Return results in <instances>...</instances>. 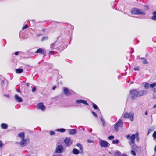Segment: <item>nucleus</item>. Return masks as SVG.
Masks as SVG:
<instances>
[{"mask_svg":"<svg viewBox=\"0 0 156 156\" xmlns=\"http://www.w3.org/2000/svg\"><path fill=\"white\" fill-rule=\"evenodd\" d=\"M126 137L127 139H130V141L129 142L130 145H131V144H134L135 140L136 138V140L138 141L139 140V138L138 137V133H136L135 134H133L131 136L130 135H128L126 136Z\"/></svg>","mask_w":156,"mask_h":156,"instance_id":"obj_1","label":"nucleus"},{"mask_svg":"<svg viewBox=\"0 0 156 156\" xmlns=\"http://www.w3.org/2000/svg\"><path fill=\"white\" fill-rule=\"evenodd\" d=\"M18 136L21 139L20 142V144L22 147L24 146V145L29 141V139L24 138L25 133L23 132H21L19 134Z\"/></svg>","mask_w":156,"mask_h":156,"instance_id":"obj_2","label":"nucleus"},{"mask_svg":"<svg viewBox=\"0 0 156 156\" xmlns=\"http://www.w3.org/2000/svg\"><path fill=\"white\" fill-rule=\"evenodd\" d=\"M131 13L134 15H143L145 14V12L143 10H140L136 8H133L131 11Z\"/></svg>","mask_w":156,"mask_h":156,"instance_id":"obj_3","label":"nucleus"},{"mask_svg":"<svg viewBox=\"0 0 156 156\" xmlns=\"http://www.w3.org/2000/svg\"><path fill=\"white\" fill-rule=\"evenodd\" d=\"M129 96L132 100H134L138 96V90L137 89H132L129 91Z\"/></svg>","mask_w":156,"mask_h":156,"instance_id":"obj_4","label":"nucleus"},{"mask_svg":"<svg viewBox=\"0 0 156 156\" xmlns=\"http://www.w3.org/2000/svg\"><path fill=\"white\" fill-rule=\"evenodd\" d=\"M123 125V122L122 120L119 119L114 125V129L116 131H118L119 130V128L122 127Z\"/></svg>","mask_w":156,"mask_h":156,"instance_id":"obj_5","label":"nucleus"},{"mask_svg":"<svg viewBox=\"0 0 156 156\" xmlns=\"http://www.w3.org/2000/svg\"><path fill=\"white\" fill-rule=\"evenodd\" d=\"M124 117L125 118H129L131 121L134 120V114L130 112L128 113L126 112H124L123 113Z\"/></svg>","mask_w":156,"mask_h":156,"instance_id":"obj_6","label":"nucleus"},{"mask_svg":"<svg viewBox=\"0 0 156 156\" xmlns=\"http://www.w3.org/2000/svg\"><path fill=\"white\" fill-rule=\"evenodd\" d=\"M99 143L100 146L106 148L110 146L108 143L101 139H100Z\"/></svg>","mask_w":156,"mask_h":156,"instance_id":"obj_7","label":"nucleus"},{"mask_svg":"<svg viewBox=\"0 0 156 156\" xmlns=\"http://www.w3.org/2000/svg\"><path fill=\"white\" fill-rule=\"evenodd\" d=\"M64 149L63 147L61 145H59L57 147L55 150V152L57 153H61L62 152Z\"/></svg>","mask_w":156,"mask_h":156,"instance_id":"obj_8","label":"nucleus"},{"mask_svg":"<svg viewBox=\"0 0 156 156\" xmlns=\"http://www.w3.org/2000/svg\"><path fill=\"white\" fill-rule=\"evenodd\" d=\"M64 94L67 96L70 95L73 93L74 92L72 90H69L66 87L64 88Z\"/></svg>","mask_w":156,"mask_h":156,"instance_id":"obj_9","label":"nucleus"},{"mask_svg":"<svg viewBox=\"0 0 156 156\" xmlns=\"http://www.w3.org/2000/svg\"><path fill=\"white\" fill-rule=\"evenodd\" d=\"M64 141L67 146H70L72 142L71 139L69 137L66 138L64 140Z\"/></svg>","mask_w":156,"mask_h":156,"instance_id":"obj_10","label":"nucleus"},{"mask_svg":"<svg viewBox=\"0 0 156 156\" xmlns=\"http://www.w3.org/2000/svg\"><path fill=\"white\" fill-rule=\"evenodd\" d=\"M46 51L43 48H38L36 51V53H39L42 55L45 54Z\"/></svg>","mask_w":156,"mask_h":156,"instance_id":"obj_11","label":"nucleus"},{"mask_svg":"<svg viewBox=\"0 0 156 156\" xmlns=\"http://www.w3.org/2000/svg\"><path fill=\"white\" fill-rule=\"evenodd\" d=\"M75 103L79 104L82 103L87 105H89V104L87 103V101L86 100H83L80 99L76 100L75 101Z\"/></svg>","mask_w":156,"mask_h":156,"instance_id":"obj_12","label":"nucleus"},{"mask_svg":"<svg viewBox=\"0 0 156 156\" xmlns=\"http://www.w3.org/2000/svg\"><path fill=\"white\" fill-rule=\"evenodd\" d=\"M37 108L43 111L45 110L46 108L42 103H40L37 104Z\"/></svg>","mask_w":156,"mask_h":156,"instance_id":"obj_13","label":"nucleus"},{"mask_svg":"<svg viewBox=\"0 0 156 156\" xmlns=\"http://www.w3.org/2000/svg\"><path fill=\"white\" fill-rule=\"evenodd\" d=\"M58 42L57 41L54 43H51L50 45V49L51 50H53L55 48H58L59 46L58 45Z\"/></svg>","mask_w":156,"mask_h":156,"instance_id":"obj_14","label":"nucleus"},{"mask_svg":"<svg viewBox=\"0 0 156 156\" xmlns=\"http://www.w3.org/2000/svg\"><path fill=\"white\" fill-rule=\"evenodd\" d=\"M15 100L17 102L21 103L23 101L22 98L18 95L16 94L14 96Z\"/></svg>","mask_w":156,"mask_h":156,"instance_id":"obj_15","label":"nucleus"},{"mask_svg":"<svg viewBox=\"0 0 156 156\" xmlns=\"http://www.w3.org/2000/svg\"><path fill=\"white\" fill-rule=\"evenodd\" d=\"M147 93V91L145 90H143L140 91H138V97L143 96Z\"/></svg>","mask_w":156,"mask_h":156,"instance_id":"obj_16","label":"nucleus"},{"mask_svg":"<svg viewBox=\"0 0 156 156\" xmlns=\"http://www.w3.org/2000/svg\"><path fill=\"white\" fill-rule=\"evenodd\" d=\"M68 132L69 133L70 135H75L77 133L76 130L74 129H69Z\"/></svg>","mask_w":156,"mask_h":156,"instance_id":"obj_17","label":"nucleus"},{"mask_svg":"<svg viewBox=\"0 0 156 156\" xmlns=\"http://www.w3.org/2000/svg\"><path fill=\"white\" fill-rule=\"evenodd\" d=\"M1 128L2 129H7L8 127V125L7 124L4 123H2L0 125Z\"/></svg>","mask_w":156,"mask_h":156,"instance_id":"obj_18","label":"nucleus"},{"mask_svg":"<svg viewBox=\"0 0 156 156\" xmlns=\"http://www.w3.org/2000/svg\"><path fill=\"white\" fill-rule=\"evenodd\" d=\"M23 70L21 68L17 69H16V73L20 74L23 72Z\"/></svg>","mask_w":156,"mask_h":156,"instance_id":"obj_19","label":"nucleus"},{"mask_svg":"<svg viewBox=\"0 0 156 156\" xmlns=\"http://www.w3.org/2000/svg\"><path fill=\"white\" fill-rule=\"evenodd\" d=\"M153 16L151 18V19L153 20H156V11H155L153 12Z\"/></svg>","mask_w":156,"mask_h":156,"instance_id":"obj_20","label":"nucleus"},{"mask_svg":"<svg viewBox=\"0 0 156 156\" xmlns=\"http://www.w3.org/2000/svg\"><path fill=\"white\" fill-rule=\"evenodd\" d=\"M76 146L79 147L80 151L81 152H83V148L82 147V146L80 143H77Z\"/></svg>","mask_w":156,"mask_h":156,"instance_id":"obj_21","label":"nucleus"},{"mask_svg":"<svg viewBox=\"0 0 156 156\" xmlns=\"http://www.w3.org/2000/svg\"><path fill=\"white\" fill-rule=\"evenodd\" d=\"M140 59H142V60H144V61L143 62V63L144 64H148V62L147 61V60L146 59L144 58H140Z\"/></svg>","mask_w":156,"mask_h":156,"instance_id":"obj_22","label":"nucleus"},{"mask_svg":"<svg viewBox=\"0 0 156 156\" xmlns=\"http://www.w3.org/2000/svg\"><path fill=\"white\" fill-rule=\"evenodd\" d=\"M72 152L75 154H77L79 153V151L77 149L74 148Z\"/></svg>","mask_w":156,"mask_h":156,"instance_id":"obj_23","label":"nucleus"},{"mask_svg":"<svg viewBox=\"0 0 156 156\" xmlns=\"http://www.w3.org/2000/svg\"><path fill=\"white\" fill-rule=\"evenodd\" d=\"M114 154L115 156H120L121 153L119 151H116L115 152Z\"/></svg>","mask_w":156,"mask_h":156,"instance_id":"obj_24","label":"nucleus"},{"mask_svg":"<svg viewBox=\"0 0 156 156\" xmlns=\"http://www.w3.org/2000/svg\"><path fill=\"white\" fill-rule=\"evenodd\" d=\"M93 108L95 109L98 110V111L99 110V108L97 106V105L93 103Z\"/></svg>","mask_w":156,"mask_h":156,"instance_id":"obj_25","label":"nucleus"},{"mask_svg":"<svg viewBox=\"0 0 156 156\" xmlns=\"http://www.w3.org/2000/svg\"><path fill=\"white\" fill-rule=\"evenodd\" d=\"M57 131H60L61 133H63L65 131V129L63 128H62L60 129H57L56 130Z\"/></svg>","mask_w":156,"mask_h":156,"instance_id":"obj_26","label":"nucleus"},{"mask_svg":"<svg viewBox=\"0 0 156 156\" xmlns=\"http://www.w3.org/2000/svg\"><path fill=\"white\" fill-rule=\"evenodd\" d=\"M116 119L115 117H112L111 118V120L112 122H114L116 120Z\"/></svg>","mask_w":156,"mask_h":156,"instance_id":"obj_27","label":"nucleus"},{"mask_svg":"<svg viewBox=\"0 0 156 156\" xmlns=\"http://www.w3.org/2000/svg\"><path fill=\"white\" fill-rule=\"evenodd\" d=\"M112 142L113 144H118L119 142V141L118 140L116 139L115 140H113Z\"/></svg>","mask_w":156,"mask_h":156,"instance_id":"obj_28","label":"nucleus"},{"mask_svg":"<svg viewBox=\"0 0 156 156\" xmlns=\"http://www.w3.org/2000/svg\"><path fill=\"white\" fill-rule=\"evenodd\" d=\"M133 144V145H132L131 144V146H132V149H134V150H135L136 149V148L137 147V146L136 144Z\"/></svg>","mask_w":156,"mask_h":156,"instance_id":"obj_29","label":"nucleus"},{"mask_svg":"<svg viewBox=\"0 0 156 156\" xmlns=\"http://www.w3.org/2000/svg\"><path fill=\"white\" fill-rule=\"evenodd\" d=\"M48 38L47 36L45 37H43L41 39V41H44L45 40H47L48 39Z\"/></svg>","mask_w":156,"mask_h":156,"instance_id":"obj_30","label":"nucleus"},{"mask_svg":"<svg viewBox=\"0 0 156 156\" xmlns=\"http://www.w3.org/2000/svg\"><path fill=\"white\" fill-rule=\"evenodd\" d=\"M152 136L154 139H156V131H154L153 134Z\"/></svg>","mask_w":156,"mask_h":156,"instance_id":"obj_31","label":"nucleus"},{"mask_svg":"<svg viewBox=\"0 0 156 156\" xmlns=\"http://www.w3.org/2000/svg\"><path fill=\"white\" fill-rule=\"evenodd\" d=\"M149 86H150V85L149 83H146L144 85V87L145 88L147 89L149 88Z\"/></svg>","mask_w":156,"mask_h":156,"instance_id":"obj_32","label":"nucleus"},{"mask_svg":"<svg viewBox=\"0 0 156 156\" xmlns=\"http://www.w3.org/2000/svg\"><path fill=\"white\" fill-rule=\"evenodd\" d=\"M156 85V83H153L150 85V86L151 88H153Z\"/></svg>","mask_w":156,"mask_h":156,"instance_id":"obj_33","label":"nucleus"},{"mask_svg":"<svg viewBox=\"0 0 156 156\" xmlns=\"http://www.w3.org/2000/svg\"><path fill=\"white\" fill-rule=\"evenodd\" d=\"M114 136L113 135H111L108 137V139L109 140H112L114 138Z\"/></svg>","mask_w":156,"mask_h":156,"instance_id":"obj_34","label":"nucleus"},{"mask_svg":"<svg viewBox=\"0 0 156 156\" xmlns=\"http://www.w3.org/2000/svg\"><path fill=\"white\" fill-rule=\"evenodd\" d=\"M49 133L50 135H53L55 134V133L54 131H50Z\"/></svg>","mask_w":156,"mask_h":156,"instance_id":"obj_35","label":"nucleus"},{"mask_svg":"<svg viewBox=\"0 0 156 156\" xmlns=\"http://www.w3.org/2000/svg\"><path fill=\"white\" fill-rule=\"evenodd\" d=\"M131 153L133 155L135 156L136 155V153L135 151L133 150L131 151Z\"/></svg>","mask_w":156,"mask_h":156,"instance_id":"obj_36","label":"nucleus"},{"mask_svg":"<svg viewBox=\"0 0 156 156\" xmlns=\"http://www.w3.org/2000/svg\"><path fill=\"white\" fill-rule=\"evenodd\" d=\"M91 113L93 114V115H94V116L96 117H98V115H97V114L94 111H92Z\"/></svg>","mask_w":156,"mask_h":156,"instance_id":"obj_37","label":"nucleus"},{"mask_svg":"<svg viewBox=\"0 0 156 156\" xmlns=\"http://www.w3.org/2000/svg\"><path fill=\"white\" fill-rule=\"evenodd\" d=\"M36 90V86L34 87L32 89V91L33 92H34Z\"/></svg>","mask_w":156,"mask_h":156,"instance_id":"obj_38","label":"nucleus"},{"mask_svg":"<svg viewBox=\"0 0 156 156\" xmlns=\"http://www.w3.org/2000/svg\"><path fill=\"white\" fill-rule=\"evenodd\" d=\"M139 69V67L138 66L135 67L134 68V70L136 71H138Z\"/></svg>","mask_w":156,"mask_h":156,"instance_id":"obj_39","label":"nucleus"},{"mask_svg":"<svg viewBox=\"0 0 156 156\" xmlns=\"http://www.w3.org/2000/svg\"><path fill=\"white\" fill-rule=\"evenodd\" d=\"M28 26L26 24L23 27L22 30H23L24 29L27 28H28Z\"/></svg>","mask_w":156,"mask_h":156,"instance_id":"obj_40","label":"nucleus"},{"mask_svg":"<svg viewBox=\"0 0 156 156\" xmlns=\"http://www.w3.org/2000/svg\"><path fill=\"white\" fill-rule=\"evenodd\" d=\"M3 143L2 141L0 140V148H1L3 146Z\"/></svg>","mask_w":156,"mask_h":156,"instance_id":"obj_41","label":"nucleus"},{"mask_svg":"<svg viewBox=\"0 0 156 156\" xmlns=\"http://www.w3.org/2000/svg\"><path fill=\"white\" fill-rule=\"evenodd\" d=\"M100 120H101V121L102 122H103V121H104V119H103V117H100Z\"/></svg>","mask_w":156,"mask_h":156,"instance_id":"obj_42","label":"nucleus"},{"mask_svg":"<svg viewBox=\"0 0 156 156\" xmlns=\"http://www.w3.org/2000/svg\"><path fill=\"white\" fill-rule=\"evenodd\" d=\"M49 53H50V55L53 54L54 53V51H51L49 52Z\"/></svg>","mask_w":156,"mask_h":156,"instance_id":"obj_43","label":"nucleus"},{"mask_svg":"<svg viewBox=\"0 0 156 156\" xmlns=\"http://www.w3.org/2000/svg\"><path fill=\"white\" fill-rule=\"evenodd\" d=\"M87 141L88 143H92L93 142V141H92V140H87Z\"/></svg>","mask_w":156,"mask_h":156,"instance_id":"obj_44","label":"nucleus"},{"mask_svg":"<svg viewBox=\"0 0 156 156\" xmlns=\"http://www.w3.org/2000/svg\"><path fill=\"white\" fill-rule=\"evenodd\" d=\"M3 95L4 97H6L7 98L9 97V94H4Z\"/></svg>","mask_w":156,"mask_h":156,"instance_id":"obj_45","label":"nucleus"},{"mask_svg":"<svg viewBox=\"0 0 156 156\" xmlns=\"http://www.w3.org/2000/svg\"><path fill=\"white\" fill-rule=\"evenodd\" d=\"M70 28L73 30L74 29V27L73 26L71 25L70 26Z\"/></svg>","mask_w":156,"mask_h":156,"instance_id":"obj_46","label":"nucleus"},{"mask_svg":"<svg viewBox=\"0 0 156 156\" xmlns=\"http://www.w3.org/2000/svg\"><path fill=\"white\" fill-rule=\"evenodd\" d=\"M56 87V85H54L52 87V89L54 90H55Z\"/></svg>","mask_w":156,"mask_h":156,"instance_id":"obj_47","label":"nucleus"},{"mask_svg":"<svg viewBox=\"0 0 156 156\" xmlns=\"http://www.w3.org/2000/svg\"><path fill=\"white\" fill-rule=\"evenodd\" d=\"M19 52L18 51H16L15 52V54L16 55H18Z\"/></svg>","mask_w":156,"mask_h":156,"instance_id":"obj_48","label":"nucleus"},{"mask_svg":"<svg viewBox=\"0 0 156 156\" xmlns=\"http://www.w3.org/2000/svg\"><path fill=\"white\" fill-rule=\"evenodd\" d=\"M102 124H103V126H105V122L104 121L102 122Z\"/></svg>","mask_w":156,"mask_h":156,"instance_id":"obj_49","label":"nucleus"},{"mask_svg":"<svg viewBox=\"0 0 156 156\" xmlns=\"http://www.w3.org/2000/svg\"><path fill=\"white\" fill-rule=\"evenodd\" d=\"M42 35V34L41 33L37 34V36H41Z\"/></svg>","mask_w":156,"mask_h":156,"instance_id":"obj_50","label":"nucleus"},{"mask_svg":"<svg viewBox=\"0 0 156 156\" xmlns=\"http://www.w3.org/2000/svg\"><path fill=\"white\" fill-rule=\"evenodd\" d=\"M52 156H62V155H60L59 154H55V155H54Z\"/></svg>","mask_w":156,"mask_h":156,"instance_id":"obj_51","label":"nucleus"},{"mask_svg":"<svg viewBox=\"0 0 156 156\" xmlns=\"http://www.w3.org/2000/svg\"><path fill=\"white\" fill-rule=\"evenodd\" d=\"M156 108V104L153 107V108L154 109Z\"/></svg>","mask_w":156,"mask_h":156,"instance_id":"obj_52","label":"nucleus"},{"mask_svg":"<svg viewBox=\"0 0 156 156\" xmlns=\"http://www.w3.org/2000/svg\"><path fill=\"white\" fill-rule=\"evenodd\" d=\"M41 31H43V32H45V29H42V30H41Z\"/></svg>","mask_w":156,"mask_h":156,"instance_id":"obj_53","label":"nucleus"},{"mask_svg":"<svg viewBox=\"0 0 156 156\" xmlns=\"http://www.w3.org/2000/svg\"><path fill=\"white\" fill-rule=\"evenodd\" d=\"M4 81H2V83H1V84L2 85V86H3V84H4Z\"/></svg>","mask_w":156,"mask_h":156,"instance_id":"obj_54","label":"nucleus"},{"mask_svg":"<svg viewBox=\"0 0 156 156\" xmlns=\"http://www.w3.org/2000/svg\"><path fill=\"white\" fill-rule=\"evenodd\" d=\"M153 98H154L156 99V95H155L154 94L153 95Z\"/></svg>","mask_w":156,"mask_h":156,"instance_id":"obj_55","label":"nucleus"},{"mask_svg":"<svg viewBox=\"0 0 156 156\" xmlns=\"http://www.w3.org/2000/svg\"><path fill=\"white\" fill-rule=\"evenodd\" d=\"M147 114H148L147 111H146L145 112V115H147Z\"/></svg>","mask_w":156,"mask_h":156,"instance_id":"obj_56","label":"nucleus"},{"mask_svg":"<svg viewBox=\"0 0 156 156\" xmlns=\"http://www.w3.org/2000/svg\"><path fill=\"white\" fill-rule=\"evenodd\" d=\"M154 151L155 152H156V145L154 147Z\"/></svg>","mask_w":156,"mask_h":156,"instance_id":"obj_57","label":"nucleus"},{"mask_svg":"<svg viewBox=\"0 0 156 156\" xmlns=\"http://www.w3.org/2000/svg\"><path fill=\"white\" fill-rule=\"evenodd\" d=\"M134 83V82H133V81H132L131 82V83H130V84H133Z\"/></svg>","mask_w":156,"mask_h":156,"instance_id":"obj_58","label":"nucleus"},{"mask_svg":"<svg viewBox=\"0 0 156 156\" xmlns=\"http://www.w3.org/2000/svg\"><path fill=\"white\" fill-rule=\"evenodd\" d=\"M122 156H128L126 154H123Z\"/></svg>","mask_w":156,"mask_h":156,"instance_id":"obj_59","label":"nucleus"},{"mask_svg":"<svg viewBox=\"0 0 156 156\" xmlns=\"http://www.w3.org/2000/svg\"><path fill=\"white\" fill-rule=\"evenodd\" d=\"M92 129H91L90 130V132H92Z\"/></svg>","mask_w":156,"mask_h":156,"instance_id":"obj_60","label":"nucleus"},{"mask_svg":"<svg viewBox=\"0 0 156 156\" xmlns=\"http://www.w3.org/2000/svg\"><path fill=\"white\" fill-rule=\"evenodd\" d=\"M150 132V130H148V133H149V132Z\"/></svg>","mask_w":156,"mask_h":156,"instance_id":"obj_61","label":"nucleus"},{"mask_svg":"<svg viewBox=\"0 0 156 156\" xmlns=\"http://www.w3.org/2000/svg\"><path fill=\"white\" fill-rule=\"evenodd\" d=\"M27 86H28V84H27Z\"/></svg>","mask_w":156,"mask_h":156,"instance_id":"obj_62","label":"nucleus"},{"mask_svg":"<svg viewBox=\"0 0 156 156\" xmlns=\"http://www.w3.org/2000/svg\"><path fill=\"white\" fill-rule=\"evenodd\" d=\"M102 156H105V155H103Z\"/></svg>","mask_w":156,"mask_h":156,"instance_id":"obj_63","label":"nucleus"}]
</instances>
